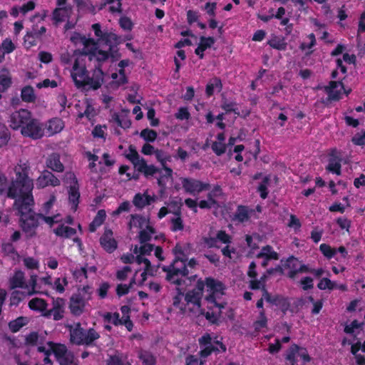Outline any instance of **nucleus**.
<instances>
[{
	"instance_id": "f257e3e1",
	"label": "nucleus",
	"mask_w": 365,
	"mask_h": 365,
	"mask_svg": "<svg viewBox=\"0 0 365 365\" xmlns=\"http://www.w3.org/2000/svg\"><path fill=\"white\" fill-rule=\"evenodd\" d=\"M33 180L25 173L17 172L7 191V197L14 199V208L21 216V227L26 232L38 226V216L32 209L34 200L32 195Z\"/></svg>"
},
{
	"instance_id": "f03ea898",
	"label": "nucleus",
	"mask_w": 365,
	"mask_h": 365,
	"mask_svg": "<svg viewBox=\"0 0 365 365\" xmlns=\"http://www.w3.org/2000/svg\"><path fill=\"white\" fill-rule=\"evenodd\" d=\"M53 354L60 365H78L73 353L68 351L64 344H58L53 350Z\"/></svg>"
},
{
	"instance_id": "7ed1b4c3",
	"label": "nucleus",
	"mask_w": 365,
	"mask_h": 365,
	"mask_svg": "<svg viewBox=\"0 0 365 365\" xmlns=\"http://www.w3.org/2000/svg\"><path fill=\"white\" fill-rule=\"evenodd\" d=\"M31 113L26 109H20L18 111L14 112L10 115L9 126L14 130H18L20 128L25 126L29 120Z\"/></svg>"
},
{
	"instance_id": "20e7f679",
	"label": "nucleus",
	"mask_w": 365,
	"mask_h": 365,
	"mask_svg": "<svg viewBox=\"0 0 365 365\" xmlns=\"http://www.w3.org/2000/svg\"><path fill=\"white\" fill-rule=\"evenodd\" d=\"M21 132L23 135L32 138L33 139H39L43 135L42 128L36 119L31 118V116L26 125L23 126Z\"/></svg>"
},
{
	"instance_id": "39448f33",
	"label": "nucleus",
	"mask_w": 365,
	"mask_h": 365,
	"mask_svg": "<svg viewBox=\"0 0 365 365\" xmlns=\"http://www.w3.org/2000/svg\"><path fill=\"white\" fill-rule=\"evenodd\" d=\"M182 187L185 188L186 192L193 193L195 192H200L204 190H208L210 188L209 184H205L200 180L194 179L183 178Z\"/></svg>"
},
{
	"instance_id": "423d86ee",
	"label": "nucleus",
	"mask_w": 365,
	"mask_h": 365,
	"mask_svg": "<svg viewBox=\"0 0 365 365\" xmlns=\"http://www.w3.org/2000/svg\"><path fill=\"white\" fill-rule=\"evenodd\" d=\"M100 244L108 253H112L117 249V242L113 237V232L110 229H106L103 235L100 238Z\"/></svg>"
},
{
	"instance_id": "0eeeda50",
	"label": "nucleus",
	"mask_w": 365,
	"mask_h": 365,
	"mask_svg": "<svg viewBox=\"0 0 365 365\" xmlns=\"http://www.w3.org/2000/svg\"><path fill=\"white\" fill-rule=\"evenodd\" d=\"M60 180L50 171L45 170L37 179V185L39 187H45L48 185L58 186Z\"/></svg>"
},
{
	"instance_id": "6e6552de",
	"label": "nucleus",
	"mask_w": 365,
	"mask_h": 365,
	"mask_svg": "<svg viewBox=\"0 0 365 365\" xmlns=\"http://www.w3.org/2000/svg\"><path fill=\"white\" fill-rule=\"evenodd\" d=\"M104 73L101 68V65H96L93 70V76L88 77L86 85L91 86L93 90H97L103 83Z\"/></svg>"
},
{
	"instance_id": "1a4fd4ad",
	"label": "nucleus",
	"mask_w": 365,
	"mask_h": 365,
	"mask_svg": "<svg viewBox=\"0 0 365 365\" xmlns=\"http://www.w3.org/2000/svg\"><path fill=\"white\" fill-rule=\"evenodd\" d=\"M85 302L81 294H74L70 298L69 308L75 316L81 315L83 312Z\"/></svg>"
},
{
	"instance_id": "9d476101",
	"label": "nucleus",
	"mask_w": 365,
	"mask_h": 365,
	"mask_svg": "<svg viewBox=\"0 0 365 365\" xmlns=\"http://www.w3.org/2000/svg\"><path fill=\"white\" fill-rule=\"evenodd\" d=\"M205 283L202 279H199L197 282L196 287L191 291L187 292L185 294V300L187 303H193L195 299H201L203 294Z\"/></svg>"
},
{
	"instance_id": "9b49d317",
	"label": "nucleus",
	"mask_w": 365,
	"mask_h": 365,
	"mask_svg": "<svg viewBox=\"0 0 365 365\" xmlns=\"http://www.w3.org/2000/svg\"><path fill=\"white\" fill-rule=\"evenodd\" d=\"M86 330L81 327L78 323L76 327L70 331V340L76 345L85 344Z\"/></svg>"
},
{
	"instance_id": "f8f14e48",
	"label": "nucleus",
	"mask_w": 365,
	"mask_h": 365,
	"mask_svg": "<svg viewBox=\"0 0 365 365\" xmlns=\"http://www.w3.org/2000/svg\"><path fill=\"white\" fill-rule=\"evenodd\" d=\"M46 167L56 172H63V165L60 161V156L57 153H52L46 159Z\"/></svg>"
},
{
	"instance_id": "ddd939ff",
	"label": "nucleus",
	"mask_w": 365,
	"mask_h": 365,
	"mask_svg": "<svg viewBox=\"0 0 365 365\" xmlns=\"http://www.w3.org/2000/svg\"><path fill=\"white\" fill-rule=\"evenodd\" d=\"M200 43L197 48L195 49V53L196 55H197L200 58H203L204 53L203 51H205L207 48H210L215 42V39L214 37H205V36H201L200 38Z\"/></svg>"
},
{
	"instance_id": "4468645a",
	"label": "nucleus",
	"mask_w": 365,
	"mask_h": 365,
	"mask_svg": "<svg viewBox=\"0 0 365 365\" xmlns=\"http://www.w3.org/2000/svg\"><path fill=\"white\" fill-rule=\"evenodd\" d=\"M75 86L80 88L86 85L87 78L90 77L86 68L83 67L78 73H71Z\"/></svg>"
},
{
	"instance_id": "2eb2a0df",
	"label": "nucleus",
	"mask_w": 365,
	"mask_h": 365,
	"mask_svg": "<svg viewBox=\"0 0 365 365\" xmlns=\"http://www.w3.org/2000/svg\"><path fill=\"white\" fill-rule=\"evenodd\" d=\"M173 204L177 207V210H173V213L176 216V217L173 218L171 220V223L173 225L172 230L173 231L182 230L184 228V225L182 223V220L180 217V215H181L180 207L182 206V204L181 203L179 204L178 202H173Z\"/></svg>"
},
{
	"instance_id": "dca6fc26",
	"label": "nucleus",
	"mask_w": 365,
	"mask_h": 365,
	"mask_svg": "<svg viewBox=\"0 0 365 365\" xmlns=\"http://www.w3.org/2000/svg\"><path fill=\"white\" fill-rule=\"evenodd\" d=\"M341 86L342 88H344V84L341 81H330L329 85L324 88L325 91L329 95V98L333 101H338L339 99V93L340 92L338 91H335V89Z\"/></svg>"
},
{
	"instance_id": "f3484780",
	"label": "nucleus",
	"mask_w": 365,
	"mask_h": 365,
	"mask_svg": "<svg viewBox=\"0 0 365 365\" xmlns=\"http://www.w3.org/2000/svg\"><path fill=\"white\" fill-rule=\"evenodd\" d=\"M207 287L210 289L213 294L221 293L223 294V290L225 289V285L220 281L216 280L212 277H207L205 282Z\"/></svg>"
},
{
	"instance_id": "a211bd4d",
	"label": "nucleus",
	"mask_w": 365,
	"mask_h": 365,
	"mask_svg": "<svg viewBox=\"0 0 365 365\" xmlns=\"http://www.w3.org/2000/svg\"><path fill=\"white\" fill-rule=\"evenodd\" d=\"M10 289H14L17 287H27V285H25L24 282V273L21 271H16L14 275L10 279Z\"/></svg>"
},
{
	"instance_id": "6ab92c4d",
	"label": "nucleus",
	"mask_w": 365,
	"mask_h": 365,
	"mask_svg": "<svg viewBox=\"0 0 365 365\" xmlns=\"http://www.w3.org/2000/svg\"><path fill=\"white\" fill-rule=\"evenodd\" d=\"M137 170L139 173H143L145 177H148L149 175H153L157 173L161 172V170L157 168L155 165H148L145 159L143 158H141L140 165V166H138Z\"/></svg>"
},
{
	"instance_id": "aec40b11",
	"label": "nucleus",
	"mask_w": 365,
	"mask_h": 365,
	"mask_svg": "<svg viewBox=\"0 0 365 365\" xmlns=\"http://www.w3.org/2000/svg\"><path fill=\"white\" fill-rule=\"evenodd\" d=\"M79 185H70L68 190V200L71 203H72L74 211L77 210L78 205L79 203Z\"/></svg>"
},
{
	"instance_id": "412c9836",
	"label": "nucleus",
	"mask_w": 365,
	"mask_h": 365,
	"mask_svg": "<svg viewBox=\"0 0 365 365\" xmlns=\"http://www.w3.org/2000/svg\"><path fill=\"white\" fill-rule=\"evenodd\" d=\"M101 43L107 45L109 48L116 47L121 43L120 37L112 32H106V35L101 40Z\"/></svg>"
},
{
	"instance_id": "4be33fe9",
	"label": "nucleus",
	"mask_w": 365,
	"mask_h": 365,
	"mask_svg": "<svg viewBox=\"0 0 365 365\" xmlns=\"http://www.w3.org/2000/svg\"><path fill=\"white\" fill-rule=\"evenodd\" d=\"M21 98L26 103H34L36 99L34 89L31 86H26L21 89Z\"/></svg>"
},
{
	"instance_id": "5701e85b",
	"label": "nucleus",
	"mask_w": 365,
	"mask_h": 365,
	"mask_svg": "<svg viewBox=\"0 0 365 365\" xmlns=\"http://www.w3.org/2000/svg\"><path fill=\"white\" fill-rule=\"evenodd\" d=\"M267 43L272 48L279 51H284L287 48V43L285 42L284 38L283 37L272 36V38L268 41Z\"/></svg>"
},
{
	"instance_id": "b1692460",
	"label": "nucleus",
	"mask_w": 365,
	"mask_h": 365,
	"mask_svg": "<svg viewBox=\"0 0 365 365\" xmlns=\"http://www.w3.org/2000/svg\"><path fill=\"white\" fill-rule=\"evenodd\" d=\"M53 232L57 236L63 237L66 238H68L76 233V229L71 227L64 226L63 225H59L58 227L54 229Z\"/></svg>"
},
{
	"instance_id": "393cba45",
	"label": "nucleus",
	"mask_w": 365,
	"mask_h": 365,
	"mask_svg": "<svg viewBox=\"0 0 365 365\" xmlns=\"http://www.w3.org/2000/svg\"><path fill=\"white\" fill-rule=\"evenodd\" d=\"M29 319L25 317H19L9 323V327L12 332H17L22 327L27 324Z\"/></svg>"
},
{
	"instance_id": "a878e982",
	"label": "nucleus",
	"mask_w": 365,
	"mask_h": 365,
	"mask_svg": "<svg viewBox=\"0 0 365 365\" xmlns=\"http://www.w3.org/2000/svg\"><path fill=\"white\" fill-rule=\"evenodd\" d=\"M11 78L8 76V71L2 69L0 73V88L2 92L6 91L11 85Z\"/></svg>"
},
{
	"instance_id": "bb28decb",
	"label": "nucleus",
	"mask_w": 365,
	"mask_h": 365,
	"mask_svg": "<svg viewBox=\"0 0 365 365\" xmlns=\"http://www.w3.org/2000/svg\"><path fill=\"white\" fill-rule=\"evenodd\" d=\"M129 150L130 153L125 155V158L133 164L135 168L138 169V166L140 165L142 158L140 157L133 145L129 146Z\"/></svg>"
},
{
	"instance_id": "cd10ccee",
	"label": "nucleus",
	"mask_w": 365,
	"mask_h": 365,
	"mask_svg": "<svg viewBox=\"0 0 365 365\" xmlns=\"http://www.w3.org/2000/svg\"><path fill=\"white\" fill-rule=\"evenodd\" d=\"M341 159H336V158H331L329 160V164L326 169L331 173H336L337 175H341Z\"/></svg>"
},
{
	"instance_id": "c85d7f7f",
	"label": "nucleus",
	"mask_w": 365,
	"mask_h": 365,
	"mask_svg": "<svg viewBox=\"0 0 365 365\" xmlns=\"http://www.w3.org/2000/svg\"><path fill=\"white\" fill-rule=\"evenodd\" d=\"M29 308L33 310L44 311L46 309L47 303L40 298H34L29 303Z\"/></svg>"
},
{
	"instance_id": "c756f323",
	"label": "nucleus",
	"mask_w": 365,
	"mask_h": 365,
	"mask_svg": "<svg viewBox=\"0 0 365 365\" xmlns=\"http://www.w3.org/2000/svg\"><path fill=\"white\" fill-rule=\"evenodd\" d=\"M140 136L146 142L153 143L157 138L158 133L154 130L145 128L140 132Z\"/></svg>"
},
{
	"instance_id": "7c9ffc66",
	"label": "nucleus",
	"mask_w": 365,
	"mask_h": 365,
	"mask_svg": "<svg viewBox=\"0 0 365 365\" xmlns=\"http://www.w3.org/2000/svg\"><path fill=\"white\" fill-rule=\"evenodd\" d=\"M163 168L165 171V173L160 175V177L158 178V184L160 187H163V190H165L166 182L169 179L172 178L173 170L168 167H165Z\"/></svg>"
},
{
	"instance_id": "2f4dec72",
	"label": "nucleus",
	"mask_w": 365,
	"mask_h": 365,
	"mask_svg": "<svg viewBox=\"0 0 365 365\" xmlns=\"http://www.w3.org/2000/svg\"><path fill=\"white\" fill-rule=\"evenodd\" d=\"M249 218L248 211L247 207L243 205H239L236 213L234 215L233 219H236L238 221L242 222L247 220Z\"/></svg>"
},
{
	"instance_id": "473e14b6",
	"label": "nucleus",
	"mask_w": 365,
	"mask_h": 365,
	"mask_svg": "<svg viewBox=\"0 0 365 365\" xmlns=\"http://www.w3.org/2000/svg\"><path fill=\"white\" fill-rule=\"evenodd\" d=\"M317 287L321 290L328 289L332 290L337 287V284L334 282L331 281L329 278H322L319 283L317 284Z\"/></svg>"
},
{
	"instance_id": "72a5a7b5",
	"label": "nucleus",
	"mask_w": 365,
	"mask_h": 365,
	"mask_svg": "<svg viewBox=\"0 0 365 365\" xmlns=\"http://www.w3.org/2000/svg\"><path fill=\"white\" fill-rule=\"evenodd\" d=\"M262 291L263 292L262 297L267 302L277 306L281 295H275L274 297H272L264 284L262 287Z\"/></svg>"
},
{
	"instance_id": "f704fd0d",
	"label": "nucleus",
	"mask_w": 365,
	"mask_h": 365,
	"mask_svg": "<svg viewBox=\"0 0 365 365\" xmlns=\"http://www.w3.org/2000/svg\"><path fill=\"white\" fill-rule=\"evenodd\" d=\"M131 220L128 223L129 228L130 229L132 225L135 227H138L139 228H143L144 223L146 222V219L139 215H132Z\"/></svg>"
},
{
	"instance_id": "c9c22d12",
	"label": "nucleus",
	"mask_w": 365,
	"mask_h": 365,
	"mask_svg": "<svg viewBox=\"0 0 365 365\" xmlns=\"http://www.w3.org/2000/svg\"><path fill=\"white\" fill-rule=\"evenodd\" d=\"M10 138L9 130L6 125L0 124V148L6 145Z\"/></svg>"
},
{
	"instance_id": "e433bc0d",
	"label": "nucleus",
	"mask_w": 365,
	"mask_h": 365,
	"mask_svg": "<svg viewBox=\"0 0 365 365\" xmlns=\"http://www.w3.org/2000/svg\"><path fill=\"white\" fill-rule=\"evenodd\" d=\"M48 129L52 133H57L63 129V122L57 118L50 120Z\"/></svg>"
},
{
	"instance_id": "4c0bfd02",
	"label": "nucleus",
	"mask_w": 365,
	"mask_h": 365,
	"mask_svg": "<svg viewBox=\"0 0 365 365\" xmlns=\"http://www.w3.org/2000/svg\"><path fill=\"white\" fill-rule=\"evenodd\" d=\"M100 337V335L95 331L94 329L91 328L88 330H86V339H85V344L90 345L93 343V341L98 339Z\"/></svg>"
},
{
	"instance_id": "58836bf2",
	"label": "nucleus",
	"mask_w": 365,
	"mask_h": 365,
	"mask_svg": "<svg viewBox=\"0 0 365 365\" xmlns=\"http://www.w3.org/2000/svg\"><path fill=\"white\" fill-rule=\"evenodd\" d=\"M154 154L155 155V157L157 158V160L160 162L161 165H163V168L165 167H167L166 166V161L167 160H170V157L168 155H166V153L162 150H155Z\"/></svg>"
},
{
	"instance_id": "ea45409f",
	"label": "nucleus",
	"mask_w": 365,
	"mask_h": 365,
	"mask_svg": "<svg viewBox=\"0 0 365 365\" xmlns=\"http://www.w3.org/2000/svg\"><path fill=\"white\" fill-rule=\"evenodd\" d=\"M319 250L328 259H331L336 254V250L327 244H322L319 247Z\"/></svg>"
},
{
	"instance_id": "a19ab883",
	"label": "nucleus",
	"mask_w": 365,
	"mask_h": 365,
	"mask_svg": "<svg viewBox=\"0 0 365 365\" xmlns=\"http://www.w3.org/2000/svg\"><path fill=\"white\" fill-rule=\"evenodd\" d=\"M109 58V53L107 51L99 49L98 47L97 53H96V61L98 62L97 65H101V68L102 67V64L103 62L107 61Z\"/></svg>"
},
{
	"instance_id": "79ce46f5",
	"label": "nucleus",
	"mask_w": 365,
	"mask_h": 365,
	"mask_svg": "<svg viewBox=\"0 0 365 365\" xmlns=\"http://www.w3.org/2000/svg\"><path fill=\"white\" fill-rule=\"evenodd\" d=\"M144 196V195H142L140 193H137L134 196L133 203L138 208L142 209L146 205L145 198L144 199L143 197Z\"/></svg>"
},
{
	"instance_id": "37998d69",
	"label": "nucleus",
	"mask_w": 365,
	"mask_h": 365,
	"mask_svg": "<svg viewBox=\"0 0 365 365\" xmlns=\"http://www.w3.org/2000/svg\"><path fill=\"white\" fill-rule=\"evenodd\" d=\"M351 141L354 144L357 145H365V130H363L361 133H356L352 138Z\"/></svg>"
},
{
	"instance_id": "c03bdc74",
	"label": "nucleus",
	"mask_w": 365,
	"mask_h": 365,
	"mask_svg": "<svg viewBox=\"0 0 365 365\" xmlns=\"http://www.w3.org/2000/svg\"><path fill=\"white\" fill-rule=\"evenodd\" d=\"M260 319L256 321L254 323L255 330H259L261 328L264 327L267 324V317L264 314V312L262 311L259 313Z\"/></svg>"
},
{
	"instance_id": "a18cd8bd",
	"label": "nucleus",
	"mask_w": 365,
	"mask_h": 365,
	"mask_svg": "<svg viewBox=\"0 0 365 365\" xmlns=\"http://www.w3.org/2000/svg\"><path fill=\"white\" fill-rule=\"evenodd\" d=\"M277 306L280 307L283 314H285L286 312L290 308V302H289L288 298H286L281 295Z\"/></svg>"
},
{
	"instance_id": "49530a36",
	"label": "nucleus",
	"mask_w": 365,
	"mask_h": 365,
	"mask_svg": "<svg viewBox=\"0 0 365 365\" xmlns=\"http://www.w3.org/2000/svg\"><path fill=\"white\" fill-rule=\"evenodd\" d=\"M176 118L180 120H187L190 117V114L188 110L185 107H181L179 108L178 113L175 114Z\"/></svg>"
},
{
	"instance_id": "de8ad7c7",
	"label": "nucleus",
	"mask_w": 365,
	"mask_h": 365,
	"mask_svg": "<svg viewBox=\"0 0 365 365\" xmlns=\"http://www.w3.org/2000/svg\"><path fill=\"white\" fill-rule=\"evenodd\" d=\"M212 149L217 155H221L226 150V145L222 143L214 142L212 145Z\"/></svg>"
},
{
	"instance_id": "09e8293b",
	"label": "nucleus",
	"mask_w": 365,
	"mask_h": 365,
	"mask_svg": "<svg viewBox=\"0 0 365 365\" xmlns=\"http://www.w3.org/2000/svg\"><path fill=\"white\" fill-rule=\"evenodd\" d=\"M119 24L120 27L124 30L130 31L133 28V23L127 16L121 17L119 20Z\"/></svg>"
},
{
	"instance_id": "8fccbe9b",
	"label": "nucleus",
	"mask_w": 365,
	"mask_h": 365,
	"mask_svg": "<svg viewBox=\"0 0 365 365\" xmlns=\"http://www.w3.org/2000/svg\"><path fill=\"white\" fill-rule=\"evenodd\" d=\"M154 245L152 244H144L139 248V255H150L152 251L154 250Z\"/></svg>"
},
{
	"instance_id": "3c124183",
	"label": "nucleus",
	"mask_w": 365,
	"mask_h": 365,
	"mask_svg": "<svg viewBox=\"0 0 365 365\" xmlns=\"http://www.w3.org/2000/svg\"><path fill=\"white\" fill-rule=\"evenodd\" d=\"M106 217V211L104 210H100L98 211L97 215L94 217L93 222L98 226L101 225L104 222Z\"/></svg>"
},
{
	"instance_id": "603ef678",
	"label": "nucleus",
	"mask_w": 365,
	"mask_h": 365,
	"mask_svg": "<svg viewBox=\"0 0 365 365\" xmlns=\"http://www.w3.org/2000/svg\"><path fill=\"white\" fill-rule=\"evenodd\" d=\"M217 351H219L218 347L214 345H210V346H205L204 349L200 351V354L201 357L205 358L210 355L212 352Z\"/></svg>"
},
{
	"instance_id": "864d4df0",
	"label": "nucleus",
	"mask_w": 365,
	"mask_h": 365,
	"mask_svg": "<svg viewBox=\"0 0 365 365\" xmlns=\"http://www.w3.org/2000/svg\"><path fill=\"white\" fill-rule=\"evenodd\" d=\"M135 262L138 264H140L141 263L145 264V271H152L151 263L148 259L143 257L141 255H137L135 257Z\"/></svg>"
},
{
	"instance_id": "5fc2aeb1",
	"label": "nucleus",
	"mask_w": 365,
	"mask_h": 365,
	"mask_svg": "<svg viewBox=\"0 0 365 365\" xmlns=\"http://www.w3.org/2000/svg\"><path fill=\"white\" fill-rule=\"evenodd\" d=\"M155 109L150 108L147 113V117L150 120V125L153 127L158 126L160 123L159 119L155 118Z\"/></svg>"
},
{
	"instance_id": "6e6d98bb",
	"label": "nucleus",
	"mask_w": 365,
	"mask_h": 365,
	"mask_svg": "<svg viewBox=\"0 0 365 365\" xmlns=\"http://www.w3.org/2000/svg\"><path fill=\"white\" fill-rule=\"evenodd\" d=\"M139 357L143 361V363L144 365H155V359L150 354H141Z\"/></svg>"
},
{
	"instance_id": "4d7b16f0",
	"label": "nucleus",
	"mask_w": 365,
	"mask_h": 365,
	"mask_svg": "<svg viewBox=\"0 0 365 365\" xmlns=\"http://www.w3.org/2000/svg\"><path fill=\"white\" fill-rule=\"evenodd\" d=\"M1 46L5 53H7L12 52L15 49L14 44L9 38H6L4 41H3Z\"/></svg>"
},
{
	"instance_id": "13d9d810",
	"label": "nucleus",
	"mask_w": 365,
	"mask_h": 365,
	"mask_svg": "<svg viewBox=\"0 0 365 365\" xmlns=\"http://www.w3.org/2000/svg\"><path fill=\"white\" fill-rule=\"evenodd\" d=\"M138 239L140 244H147L151 240V235L147 230H143L139 232Z\"/></svg>"
},
{
	"instance_id": "bf43d9fd",
	"label": "nucleus",
	"mask_w": 365,
	"mask_h": 365,
	"mask_svg": "<svg viewBox=\"0 0 365 365\" xmlns=\"http://www.w3.org/2000/svg\"><path fill=\"white\" fill-rule=\"evenodd\" d=\"M38 339V334L37 332L34 331L29 334L26 337V344L34 346L36 344Z\"/></svg>"
},
{
	"instance_id": "052dcab7",
	"label": "nucleus",
	"mask_w": 365,
	"mask_h": 365,
	"mask_svg": "<svg viewBox=\"0 0 365 365\" xmlns=\"http://www.w3.org/2000/svg\"><path fill=\"white\" fill-rule=\"evenodd\" d=\"M7 185V178L4 175H0V195H2L4 193L7 194V191L9 189V187Z\"/></svg>"
},
{
	"instance_id": "680f3d73",
	"label": "nucleus",
	"mask_w": 365,
	"mask_h": 365,
	"mask_svg": "<svg viewBox=\"0 0 365 365\" xmlns=\"http://www.w3.org/2000/svg\"><path fill=\"white\" fill-rule=\"evenodd\" d=\"M65 180L66 183H70V185L78 186L77 178L73 173L68 172L65 175Z\"/></svg>"
},
{
	"instance_id": "e2e57ef3",
	"label": "nucleus",
	"mask_w": 365,
	"mask_h": 365,
	"mask_svg": "<svg viewBox=\"0 0 365 365\" xmlns=\"http://www.w3.org/2000/svg\"><path fill=\"white\" fill-rule=\"evenodd\" d=\"M301 284L303 285L302 289L307 290L313 288V279L310 277H305L301 279Z\"/></svg>"
},
{
	"instance_id": "0e129e2a",
	"label": "nucleus",
	"mask_w": 365,
	"mask_h": 365,
	"mask_svg": "<svg viewBox=\"0 0 365 365\" xmlns=\"http://www.w3.org/2000/svg\"><path fill=\"white\" fill-rule=\"evenodd\" d=\"M24 264L29 269L38 268V262L33 257H26L24 259Z\"/></svg>"
},
{
	"instance_id": "69168bd1",
	"label": "nucleus",
	"mask_w": 365,
	"mask_h": 365,
	"mask_svg": "<svg viewBox=\"0 0 365 365\" xmlns=\"http://www.w3.org/2000/svg\"><path fill=\"white\" fill-rule=\"evenodd\" d=\"M199 344L203 346H210L212 344V338L209 334H205L199 339Z\"/></svg>"
},
{
	"instance_id": "338daca9",
	"label": "nucleus",
	"mask_w": 365,
	"mask_h": 365,
	"mask_svg": "<svg viewBox=\"0 0 365 365\" xmlns=\"http://www.w3.org/2000/svg\"><path fill=\"white\" fill-rule=\"evenodd\" d=\"M39 60L45 63H48L52 61V55L46 51H41L38 53Z\"/></svg>"
},
{
	"instance_id": "774afa93",
	"label": "nucleus",
	"mask_w": 365,
	"mask_h": 365,
	"mask_svg": "<svg viewBox=\"0 0 365 365\" xmlns=\"http://www.w3.org/2000/svg\"><path fill=\"white\" fill-rule=\"evenodd\" d=\"M297 262V259L294 257L293 256H291L286 260V262L283 266L285 268L296 269H297V266H296Z\"/></svg>"
}]
</instances>
